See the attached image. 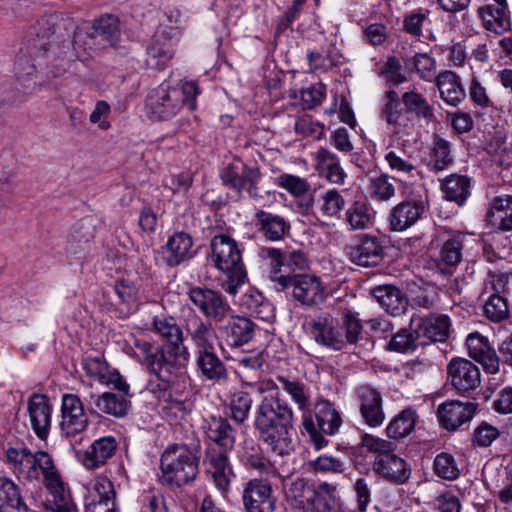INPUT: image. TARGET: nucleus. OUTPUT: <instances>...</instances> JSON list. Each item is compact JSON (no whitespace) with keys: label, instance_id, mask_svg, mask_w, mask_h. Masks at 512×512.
Instances as JSON below:
<instances>
[{"label":"nucleus","instance_id":"f257e3e1","mask_svg":"<svg viewBox=\"0 0 512 512\" xmlns=\"http://www.w3.org/2000/svg\"><path fill=\"white\" fill-rule=\"evenodd\" d=\"M253 427L258 440L278 456L293 451L294 414L288 403L278 395H267L256 405Z\"/></svg>","mask_w":512,"mask_h":512},{"label":"nucleus","instance_id":"f03ea898","mask_svg":"<svg viewBox=\"0 0 512 512\" xmlns=\"http://www.w3.org/2000/svg\"><path fill=\"white\" fill-rule=\"evenodd\" d=\"M258 256L269 263V279L282 288H319L320 281L315 275L305 273L311 261L302 249L283 252L273 247H261Z\"/></svg>","mask_w":512,"mask_h":512},{"label":"nucleus","instance_id":"7ed1b4c3","mask_svg":"<svg viewBox=\"0 0 512 512\" xmlns=\"http://www.w3.org/2000/svg\"><path fill=\"white\" fill-rule=\"evenodd\" d=\"M161 476L163 485L174 489L193 482L199 473V459L187 446L169 445L160 458Z\"/></svg>","mask_w":512,"mask_h":512},{"label":"nucleus","instance_id":"20e7f679","mask_svg":"<svg viewBox=\"0 0 512 512\" xmlns=\"http://www.w3.org/2000/svg\"><path fill=\"white\" fill-rule=\"evenodd\" d=\"M198 87L195 82H183L176 86L162 83L147 97V106L152 114L159 120L173 118L182 107L194 110L195 98L198 95Z\"/></svg>","mask_w":512,"mask_h":512},{"label":"nucleus","instance_id":"39448f33","mask_svg":"<svg viewBox=\"0 0 512 512\" xmlns=\"http://www.w3.org/2000/svg\"><path fill=\"white\" fill-rule=\"evenodd\" d=\"M40 475H43L44 484L52 496V499L47 500V507L55 512H76L77 508L71 500L70 493L66 491L53 460L43 451H38V457L21 474L30 481L38 480Z\"/></svg>","mask_w":512,"mask_h":512},{"label":"nucleus","instance_id":"423d86ee","mask_svg":"<svg viewBox=\"0 0 512 512\" xmlns=\"http://www.w3.org/2000/svg\"><path fill=\"white\" fill-rule=\"evenodd\" d=\"M137 357L144 369L159 381L169 382L181 374V356L171 349L154 346L147 340L136 339Z\"/></svg>","mask_w":512,"mask_h":512},{"label":"nucleus","instance_id":"0eeeda50","mask_svg":"<svg viewBox=\"0 0 512 512\" xmlns=\"http://www.w3.org/2000/svg\"><path fill=\"white\" fill-rule=\"evenodd\" d=\"M211 247L215 266L227 276V288L243 285L247 279V273L235 240L227 235H217L213 238Z\"/></svg>","mask_w":512,"mask_h":512},{"label":"nucleus","instance_id":"6e6552de","mask_svg":"<svg viewBox=\"0 0 512 512\" xmlns=\"http://www.w3.org/2000/svg\"><path fill=\"white\" fill-rule=\"evenodd\" d=\"M302 512H331L343 500L338 494L337 485L320 482L316 487L305 490L303 480L292 483L289 490Z\"/></svg>","mask_w":512,"mask_h":512},{"label":"nucleus","instance_id":"1a4fd4ad","mask_svg":"<svg viewBox=\"0 0 512 512\" xmlns=\"http://www.w3.org/2000/svg\"><path fill=\"white\" fill-rule=\"evenodd\" d=\"M316 423L310 413H304L302 417L303 429L309 434L315 447L319 450L328 444V440L322 435H335L342 424V419L334 405L328 400H320L315 404Z\"/></svg>","mask_w":512,"mask_h":512},{"label":"nucleus","instance_id":"9d476101","mask_svg":"<svg viewBox=\"0 0 512 512\" xmlns=\"http://www.w3.org/2000/svg\"><path fill=\"white\" fill-rule=\"evenodd\" d=\"M73 28V23L64 21L56 13L43 15L32 26V34L36 37L32 46L43 56L53 58L52 49H60L65 31Z\"/></svg>","mask_w":512,"mask_h":512},{"label":"nucleus","instance_id":"9b49d317","mask_svg":"<svg viewBox=\"0 0 512 512\" xmlns=\"http://www.w3.org/2000/svg\"><path fill=\"white\" fill-rule=\"evenodd\" d=\"M223 184L234 190L239 197H259L261 172L258 167L248 166L241 161L228 164L220 173Z\"/></svg>","mask_w":512,"mask_h":512},{"label":"nucleus","instance_id":"f8f14e48","mask_svg":"<svg viewBox=\"0 0 512 512\" xmlns=\"http://www.w3.org/2000/svg\"><path fill=\"white\" fill-rule=\"evenodd\" d=\"M447 375L452 387L462 396L470 397L481 384L479 368L465 358L451 359L447 365Z\"/></svg>","mask_w":512,"mask_h":512},{"label":"nucleus","instance_id":"ddd939ff","mask_svg":"<svg viewBox=\"0 0 512 512\" xmlns=\"http://www.w3.org/2000/svg\"><path fill=\"white\" fill-rule=\"evenodd\" d=\"M345 251L351 262L363 267L377 266L384 258L382 241L368 234L359 235Z\"/></svg>","mask_w":512,"mask_h":512},{"label":"nucleus","instance_id":"4468645a","mask_svg":"<svg viewBox=\"0 0 512 512\" xmlns=\"http://www.w3.org/2000/svg\"><path fill=\"white\" fill-rule=\"evenodd\" d=\"M88 423V417L79 396L72 393L63 394L60 422L62 434L66 437L76 436L86 430Z\"/></svg>","mask_w":512,"mask_h":512},{"label":"nucleus","instance_id":"2eb2a0df","mask_svg":"<svg viewBox=\"0 0 512 512\" xmlns=\"http://www.w3.org/2000/svg\"><path fill=\"white\" fill-rule=\"evenodd\" d=\"M356 400L360 415L366 425L376 428L383 424L385 420L383 398L377 389L369 385L358 387Z\"/></svg>","mask_w":512,"mask_h":512},{"label":"nucleus","instance_id":"dca6fc26","mask_svg":"<svg viewBox=\"0 0 512 512\" xmlns=\"http://www.w3.org/2000/svg\"><path fill=\"white\" fill-rule=\"evenodd\" d=\"M70 30L65 31L60 41V49H52L53 58H66L68 60H85L88 50L98 49L97 43L90 32L76 29L70 37Z\"/></svg>","mask_w":512,"mask_h":512},{"label":"nucleus","instance_id":"f3484780","mask_svg":"<svg viewBox=\"0 0 512 512\" xmlns=\"http://www.w3.org/2000/svg\"><path fill=\"white\" fill-rule=\"evenodd\" d=\"M204 433L211 442L208 447H215L216 452L229 453L236 442V430L229 420L222 416L211 415L204 422Z\"/></svg>","mask_w":512,"mask_h":512},{"label":"nucleus","instance_id":"a211bd4d","mask_svg":"<svg viewBox=\"0 0 512 512\" xmlns=\"http://www.w3.org/2000/svg\"><path fill=\"white\" fill-rule=\"evenodd\" d=\"M242 500L247 512H273L276 499L270 483L253 479L244 487Z\"/></svg>","mask_w":512,"mask_h":512},{"label":"nucleus","instance_id":"6ab92c4d","mask_svg":"<svg viewBox=\"0 0 512 512\" xmlns=\"http://www.w3.org/2000/svg\"><path fill=\"white\" fill-rule=\"evenodd\" d=\"M469 356L482 365L488 374L499 372L500 358L488 339L478 332L471 333L466 338Z\"/></svg>","mask_w":512,"mask_h":512},{"label":"nucleus","instance_id":"aec40b11","mask_svg":"<svg viewBox=\"0 0 512 512\" xmlns=\"http://www.w3.org/2000/svg\"><path fill=\"white\" fill-rule=\"evenodd\" d=\"M28 413L34 433L46 439L51 427L52 405L48 396L33 393L28 399Z\"/></svg>","mask_w":512,"mask_h":512},{"label":"nucleus","instance_id":"412c9836","mask_svg":"<svg viewBox=\"0 0 512 512\" xmlns=\"http://www.w3.org/2000/svg\"><path fill=\"white\" fill-rule=\"evenodd\" d=\"M476 408L477 404L473 402L451 400L438 407L437 416L445 429L454 431L473 418Z\"/></svg>","mask_w":512,"mask_h":512},{"label":"nucleus","instance_id":"4be33fe9","mask_svg":"<svg viewBox=\"0 0 512 512\" xmlns=\"http://www.w3.org/2000/svg\"><path fill=\"white\" fill-rule=\"evenodd\" d=\"M373 470L383 479L394 484L406 483L411 475V469L406 461L393 452L376 456Z\"/></svg>","mask_w":512,"mask_h":512},{"label":"nucleus","instance_id":"5701e85b","mask_svg":"<svg viewBox=\"0 0 512 512\" xmlns=\"http://www.w3.org/2000/svg\"><path fill=\"white\" fill-rule=\"evenodd\" d=\"M258 330V326L251 319L244 316H232L221 327L225 342L231 348H240L248 344L254 339Z\"/></svg>","mask_w":512,"mask_h":512},{"label":"nucleus","instance_id":"b1692460","mask_svg":"<svg viewBox=\"0 0 512 512\" xmlns=\"http://www.w3.org/2000/svg\"><path fill=\"white\" fill-rule=\"evenodd\" d=\"M426 211V203L421 199L402 201L392 208L389 223L392 231L401 232L414 225Z\"/></svg>","mask_w":512,"mask_h":512},{"label":"nucleus","instance_id":"393cba45","mask_svg":"<svg viewBox=\"0 0 512 512\" xmlns=\"http://www.w3.org/2000/svg\"><path fill=\"white\" fill-rule=\"evenodd\" d=\"M494 2V4L479 7L478 15L487 30L502 34L510 29V12L506 0H494Z\"/></svg>","mask_w":512,"mask_h":512},{"label":"nucleus","instance_id":"a878e982","mask_svg":"<svg viewBox=\"0 0 512 512\" xmlns=\"http://www.w3.org/2000/svg\"><path fill=\"white\" fill-rule=\"evenodd\" d=\"M205 462L211 469L216 487L221 492H227L230 488L231 480L235 477L229 462L228 453L216 452L215 447H207L205 451Z\"/></svg>","mask_w":512,"mask_h":512},{"label":"nucleus","instance_id":"bb28decb","mask_svg":"<svg viewBox=\"0 0 512 512\" xmlns=\"http://www.w3.org/2000/svg\"><path fill=\"white\" fill-rule=\"evenodd\" d=\"M195 354L197 371L202 377L213 382L227 380V368L216 354L214 346L196 350Z\"/></svg>","mask_w":512,"mask_h":512},{"label":"nucleus","instance_id":"cd10ccee","mask_svg":"<svg viewBox=\"0 0 512 512\" xmlns=\"http://www.w3.org/2000/svg\"><path fill=\"white\" fill-rule=\"evenodd\" d=\"M153 327L159 335L167 340V344L162 345L161 347L163 349L173 348L172 352H177V354L183 358L181 360L182 373L187 362L188 353L186 348L183 346L182 331L180 327L176 325L172 318L166 319L159 317H155L153 319Z\"/></svg>","mask_w":512,"mask_h":512},{"label":"nucleus","instance_id":"c85d7f7f","mask_svg":"<svg viewBox=\"0 0 512 512\" xmlns=\"http://www.w3.org/2000/svg\"><path fill=\"white\" fill-rule=\"evenodd\" d=\"M117 447L118 443L115 437L104 436L95 440L90 448L82 453L80 459L86 468L97 469L114 456Z\"/></svg>","mask_w":512,"mask_h":512},{"label":"nucleus","instance_id":"c756f323","mask_svg":"<svg viewBox=\"0 0 512 512\" xmlns=\"http://www.w3.org/2000/svg\"><path fill=\"white\" fill-rule=\"evenodd\" d=\"M258 231L268 241H280L290 230V223L282 216L258 210L254 216Z\"/></svg>","mask_w":512,"mask_h":512},{"label":"nucleus","instance_id":"7c9ffc66","mask_svg":"<svg viewBox=\"0 0 512 512\" xmlns=\"http://www.w3.org/2000/svg\"><path fill=\"white\" fill-rule=\"evenodd\" d=\"M90 33L98 49L116 47L121 36L119 20L114 15H103L94 21Z\"/></svg>","mask_w":512,"mask_h":512},{"label":"nucleus","instance_id":"2f4dec72","mask_svg":"<svg viewBox=\"0 0 512 512\" xmlns=\"http://www.w3.org/2000/svg\"><path fill=\"white\" fill-rule=\"evenodd\" d=\"M191 301L207 316L221 319L229 309L228 304L216 290H189Z\"/></svg>","mask_w":512,"mask_h":512},{"label":"nucleus","instance_id":"473e14b6","mask_svg":"<svg viewBox=\"0 0 512 512\" xmlns=\"http://www.w3.org/2000/svg\"><path fill=\"white\" fill-rule=\"evenodd\" d=\"M314 340L325 347L343 350V339L340 328L334 326L332 317H319L309 322Z\"/></svg>","mask_w":512,"mask_h":512},{"label":"nucleus","instance_id":"72a5a7b5","mask_svg":"<svg viewBox=\"0 0 512 512\" xmlns=\"http://www.w3.org/2000/svg\"><path fill=\"white\" fill-rule=\"evenodd\" d=\"M440 98L453 107L458 106L466 97L465 89L460 77L453 71L445 70L440 72L435 80Z\"/></svg>","mask_w":512,"mask_h":512},{"label":"nucleus","instance_id":"f704fd0d","mask_svg":"<svg viewBox=\"0 0 512 512\" xmlns=\"http://www.w3.org/2000/svg\"><path fill=\"white\" fill-rule=\"evenodd\" d=\"M489 224L501 231L512 230V196L494 197L486 214Z\"/></svg>","mask_w":512,"mask_h":512},{"label":"nucleus","instance_id":"c9c22d12","mask_svg":"<svg viewBox=\"0 0 512 512\" xmlns=\"http://www.w3.org/2000/svg\"><path fill=\"white\" fill-rule=\"evenodd\" d=\"M450 320L448 316L439 315L422 319L415 329L420 341L444 342L449 335Z\"/></svg>","mask_w":512,"mask_h":512},{"label":"nucleus","instance_id":"e433bc0d","mask_svg":"<svg viewBox=\"0 0 512 512\" xmlns=\"http://www.w3.org/2000/svg\"><path fill=\"white\" fill-rule=\"evenodd\" d=\"M193 241L186 232H177L173 234L163 247V256L169 266H176L189 258Z\"/></svg>","mask_w":512,"mask_h":512},{"label":"nucleus","instance_id":"4c0bfd02","mask_svg":"<svg viewBox=\"0 0 512 512\" xmlns=\"http://www.w3.org/2000/svg\"><path fill=\"white\" fill-rule=\"evenodd\" d=\"M90 398L100 412L116 418L126 416L131 406L128 395L121 393L104 392L97 396L91 395Z\"/></svg>","mask_w":512,"mask_h":512},{"label":"nucleus","instance_id":"58836bf2","mask_svg":"<svg viewBox=\"0 0 512 512\" xmlns=\"http://www.w3.org/2000/svg\"><path fill=\"white\" fill-rule=\"evenodd\" d=\"M464 238V234L457 232L449 235L443 241L437 257L438 266L441 270L449 271L461 262Z\"/></svg>","mask_w":512,"mask_h":512},{"label":"nucleus","instance_id":"ea45409f","mask_svg":"<svg viewBox=\"0 0 512 512\" xmlns=\"http://www.w3.org/2000/svg\"><path fill=\"white\" fill-rule=\"evenodd\" d=\"M0 512H31L20 488L6 477H0Z\"/></svg>","mask_w":512,"mask_h":512},{"label":"nucleus","instance_id":"a19ab883","mask_svg":"<svg viewBox=\"0 0 512 512\" xmlns=\"http://www.w3.org/2000/svg\"><path fill=\"white\" fill-rule=\"evenodd\" d=\"M453 162L454 157L452 155L451 143L434 134L429 152L428 168L431 171L439 172L450 167Z\"/></svg>","mask_w":512,"mask_h":512},{"label":"nucleus","instance_id":"79ce46f5","mask_svg":"<svg viewBox=\"0 0 512 512\" xmlns=\"http://www.w3.org/2000/svg\"><path fill=\"white\" fill-rule=\"evenodd\" d=\"M418 420L416 410L411 407L403 409L389 422L386 428L388 438L398 440L410 435Z\"/></svg>","mask_w":512,"mask_h":512},{"label":"nucleus","instance_id":"37998d69","mask_svg":"<svg viewBox=\"0 0 512 512\" xmlns=\"http://www.w3.org/2000/svg\"><path fill=\"white\" fill-rule=\"evenodd\" d=\"M97 494L85 504V512H116L115 491L110 481L95 484Z\"/></svg>","mask_w":512,"mask_h":512},{"label":"nucleus","instance_id":"c03bdc74","mask_svg":"<svg viewBox=\"0 0 512 512\" xmlns=\"http://www.w3.org/2000/svg\"><path fill=\"white\" fill-rule=\"evenodd\" d=\"M317 166L325 174L328 181L334 184H343L346 174L340 166L336 154L329 149L320 147L316 152Z\"/></svg>","mask_w":512,"mask_h":512},{"label":"nucleus","instance_id":"a18cd8bd","mask_svg":"<svg viewBox=\"0 0 512 512\" xmlns=\"http://www.w3.org/2000/svg\"><path fill=\"white\" fill-rule=\"evenodd\" d=\"M186 330L191 336L196 350L214 346L211 323L204 322L196 315H190L186 320Z\"/></svg>","mask_w":512,"mask_h":512},{"label":"nucleus","instance_id":"49530a36","mask_svg":"<svg viewBox=\"0 0 512 512\" xmlns=\"http://www.w3.org/2000/svg\"><path fill=\"white\" fill-rule=\"evenodd\" d=\"M470 188V179L467 176L452 174L446 177L441 185L442 192L446 200L454 201L457 204H463Z\"/></svg>","mask_w":512,"mask_h":512},{"label":"nucleus","instance_id":"de8ad7c7","mask_svg":"<svg viewBox=\"0 0 512 512\" xmlns=\"http://www.w3.org/2000/svg\"><path fill=\"white\" fill-rule=\"evenodd\" d=\"M378 303L389 314H403L408 306V299L402 290H371Z\"/></svg>","mask_w":512,"mask_h":512},{"label":"nucleus","instance_id":"09e8293b","mask_svg":"<svg viewBox=\"0 0 512 512\" xmlns=\"http://www.w3.org/2000/svg\"><path fill=\"white\" fill-rule=\"evenodd\" d=\"M404 64L408 71L417 73L422 80H436V61L429 54L415 53L412 57L404 58Z\"/></svg>","mask_w":512,"mask_h":512},{"label":"nucleus","instance_id":"8fccbe9b","mask_svg":"<svg viewBox=\"0 0 512 512\" xmlns=\"http://www.w3.org/2000/svg\"><path fill=\"white\" fill-rule=\"evenodd\" d=\"M339 327L342 332L343 349L347 345H356L363 339V325L357 313L346 310L342 314Z\"/></svg>","mask_w":512,"mask_h":512},{"label":"nucleus","instance_id":"3c124183","mask_svg":"<svg viewBox=\"0 0 512 512\" xmlns=\"http://www.w3.org/2000/svg\"><path fill=\"white\" fill-rule=\"evenodd\" d=\"M402 116L403 112L397 92L394 90L386 91L382 98L380 117L392 126L395 132H398Z\"/></svg>","mask_w":512,"mask_h":512},{"label":"nucleus","instance_id":"603ef678","mask_svg":"<svg viewBox=\"0 0 512 512\" xmlns=\"http://www.w3.org/2000/svg\"><path fill=\"white\" fill-rule=\"evenodd\" d=\"M163 33H154L151 42L147 48L146 65L151 69L162 70L173 58L174 51L165 50L157 45L163 39Z\"/></svg>","mask_w":512,"mask_h":512},{"label":"nucleus","instance_id":"864d4df0","mask_svg":"<svg viewBox=\"0 0 512 512\" xmlns=\"http://www.w3.org/2000/svg\"><path fill=\"white\" fill-rule=\"evenodd\" d=\"M401 100L408 113H413L418 118L425 120L433 118V108L422 94L416 91H408L402 95Z\"/></svg>","mask_w":512,"mask_h":512},{"label":"nucleus","instance_id":"5fc2aeb1","mask_svg":"<svg viewBox=\"0 0 512 512\" xmlns=\"http://www.w3.org/2000/svg\"><path fill=\"white\" fill-rule=\"evenodd\" d=\"M384 159L389 168L400 175L415 177L420 173L413 164L411 157L402 150H390L385 154Z\"/></svg>","mask_w":512,"mask_h":512},{"label":"nucleus","instance_id":"6e6d98bb","mask_svg":"<svg viewBox=\"0 0 512 512\" xmlns=\"http://www.w3.org/2000/svg\"><path fill=\"white\" fill-rule=\"evenodd\" d=\"M252 396L243 390L236 391L230 398L231 418L238 424L244 423L252 408Z\"/></svg>","mask_w":512,"mask_h":512},{"label":"nucleus","instance_id":"4d7b16f0","mask_svg":"<svg viewBox=\"0 0 512 512\" xmlns=\"http://www.w3.org/2000/svg\"><path fill=\"white\" fill-rule=\"evenodd\" d=\"M433 471L438 477L448 481L456 480L461 474L454 456L447 452L436 455L433 462Z\"/></svg>","mask_w":512,"mask_h":512},{"label":"nucleus","instance_id":"13d9d810","mask_svg":"<svg viewBox=\"0 0 512 512\" xmlns=\"http://www.w3.org/2000/svg\"><path fill=\"white\" fill-rule=\"evenodd\" d=\"M418 345H426L425 341H420L415 330L400 329L394 334L388 344V348L399 353H408L414 351Z\"/></svg>","mask_w":512,"mask_h":512},{"label":"nucleus","instance_id":"bf43d9fd","mask_svg":"<svg viewBox=\"0 0 512 512\" xmlns=\"http://www.w3.org/2000/svg\"><path fill=\"white\" fill-rule=\"evenodd\" d=\"M275 184L286 190L295 198L305 196L310 189V184L305 178L296 175L283 173L275 178Z\"/></svg>","mask_w":512,"mask_h":512},{"label":"nucleus","instance_id":"052dcab7","mask_svg":"<svg viewBox=\"0 0 512 512\" xmlns=\"http://www.w3.org/2000/svg\"><path fill=\"white\" fill-rule=\"evenodd\" d=\"M241 305L260 318L271 311V304L261 290H247L242 296Z\"/></svg>","mask_w":512,"mask_h":512},{"label":"nucleus","instance_id":"680f3d73","mask_svg":"<svg viewBox=\"0 0 512 512\" xmlns=\"http://www.w3.org/2000/svg\"><path fill=\"white\" fill-rule=\"evenodd\" d=\"M394 178L387 174H380L371 177L369 180V191L372 197L380 201H388L395 195Z\"/></svg>","mask_w":512,"mask_h":512},{"label":"nucleus","instance_id":"e2e57ef3","mask_svg":"<svg viewBox=\"0 0 512 512\" xmlns=\"http://www.w3.org/2000/svg\"><path fill=\"white\" fill-rule=\"evenodd\" d=\"M484 313L493 322H500L508 317L509 306L505 296L492 294L484 305Z\"/></svg>","mask_w":512,"mask_h":512},{"label":"nucleus","instance_id":"0e129e2a","mask_svg":"<svg viewBox=\"0 0 512 512\" xmlns=\"http://www.w3.org/2000/svg\"><path fill=\"white\" fill-rule=\"evenodd\" d=\"M320 211L327 217H337L345 206V200L336 189H329L321 196Z\"/></svg>","mask_w":512,"mask_h":512},{"label":"nucleus","instance_id":"69168bd1","mask_svg":"<svg viewBox=\"0 0 512 512\" xmlns=\"http://www.w3.org/2000/svg\"><path fill=\"white\" fill-rule=\"evenodd\" d=\"M278 381L281 384L282 389L291 396L299 409L303 410L309 406V396L303 383L289 380L282 376L278 377Z\"/></svg>","mask_w":512,"mask_h":512},{"label":"nucleus","instance_id":"338daca9","mask_svg":"<svg viewBox=\"0 0 512 512\" xmlns=\"http://www.w3.org/2000/svg\"><path fill=\"white\" fill-rule=\"evenodd\" d=\"M294 129L297 134L314 140H320L324 136V125L307 115L295 121Z\"/></svg>","mask_w":512,"mask_h":512},{"label":"nucleus","instance_id":"774afa93","mask_svg":"<svg viewBox=\"0 0 512 512\" xmlns=\"http://www.w3.org/2000/svg\"><path fill=\"white\" fill-rule=\"evenodd\" d=\"M347 221L353 229H365L370 222L366 203L355 201L346 212Z\"/></svg>","mask_w":512,"mask_h":512}]
</instances>
